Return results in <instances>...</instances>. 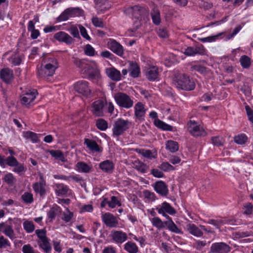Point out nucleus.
<instances>
[{
	"instance_id": "obj_1",
	"label": "nucleus",
	"mask_w": 253,
	"mask_h": 253,
	"mask_svg": "<svg viewBox=\"0 0 253 253\" xmlns=\"http://www.w3.org/2000/svg\"><path fill=\"white\" fill-rule=\"evenodd\" d=\"M172 84L178 90L191 91L195 88L193 80L183 73H175L172 77Z\"/></svg>"
},
{
	"instance_id": "obj_2",
	"label": "nucleus",
	"mask_w": 253,
	"mask_h": 253,
	"mask_svg": "<svg viewBox=\"0 0 253 253\" xmlns=\"http://www.w3.org/2000/svg\"><path fill=\"white\" fill-rule=\"evenodd\" d=\"M114 99L118 106L121 108L129 109L133 105V101L125 93L119 92L115 94Z\"/></svg>"
},
{
	"instance_id": "obj_3",
	"label": "nucleus",
	"mask_w": 253,
	"mask_h": 253,
	"mask_svg": "<svg viewBox=\"0 0 253 253\" xmlns=\"http://www.w3.org/2000/svg\"><path fill=\"white\" fill-rule=\"evenodd\" d=\"M83 11L79 7H69L56 18L57 22L67 21L70 17L82 16Z\"/></svg>"
},
{
	"instance_id": "obj_4",
	"label": "nucleus",
	"mask_w": 253,
	"mask_h": 253,
	"mask_svg": "<svg viewBox=\"0 0 253 253\" xmlns=\"http://www.w3.org/2000/svg\"><path fill=\"white\" fill-rule=\"evenodd\" d=\"M129 121L122 118L117 119L113 125V135L119 136L123 134L129 127Z\"/></svg>"
},
{
	"instance_id": "obj_5",
	"label": "nucleus",
	"mask_w": 253,
	"mask_h": 253,
	"mask_svg": "<svg viewBox=\"0 0 253 253\" xmlns=\"http://www.w3.org/2000/svg\"><path fill=\"white\" fill-rule=\"evenodd\" d=\"M74 88L78 93L85 97H88L91 94V89L89 86V83L84 80L79 81L75 83L74 84Z\"/></svg>"
},
{
	"instance_id": "obj_6",
	"label": "nucleus",
	"mask_w": 253,
	"mask_h": 253,
	"mask_svg": "<svg viewBox=\"0 0 253 253\" xmlns=\"http://www.w3.org/2000/svg\"><path fill=\"white\" fill-rule=\"evenodd\" d=\"M124 12L126 14L131 13L135 18L139 19L143 16L148 15L149 11L148 8L136 5L126 8Z\"/></svg>"
},
{
	"instance_id": "obj_7",
	"label": "nucleus",
	"mask_w": 253,
	"mask_h": 253,
	"mask_svg": "<svg viewBox=\"0 0 253 253\" xmlns=\"http://www.w3.org/2000/svg\"><path fill=\"white\" fill-rule=\"evenodd\" d=\"M105 103L103 100H97L93 102L91 105V112L96 117H102L104 116V108Z\"/></svg>"
},
{
	"instance_id": "obj_8",
	"label": "nucleus",
	"mask_w": 253,
	"mask_h": 253,
	"mask_svg": "<svg viewBox=\"0 0 253 253\" xmlns=\"http://www.w3.org/2000/svg\"><path fill=\"white\" fill-rule=\"evenodd\" d=\"M56 69L53 68V66L48 65L46 63H42L38 71V76L41 78H47L52 76Z\"/></svg>"
},
{
	"instance_id": "obj_9",
	"label": "nucleus",
	"mask_w": 253,
	"mask_h": 253,
	"mask_svg": "<svg viewBox=\"0 0 253 253\" xmlns=\"http://www.w3.org/2000/svg\"><path fill=\"white\" fill-rule=\"evenodd\" d=\"M40 181L33 184V188L36 194H39L41 197L43 198L46 194V181L42 174L40 175Z\"/></svg>"
},
{
	"instance_id": "obj_10",
	"label": "nucleus",
	"mask_w": 253,
	"mask_h": 253,
	"mask_svg": "<svg viewBox=\"0 0 253 253\" xmlns=\"http://www.w3.org/2000/svg\"><path fill=\"white\" fill-rule=\"evenodd\" d=\"M134 116L136 120L142 122L145 121L146 109L145 105L141 102H138L134 107Z\"/></svg>"
},
{
	"instance_id": "obj_11",
	"label": "nucleus",
	"mask_w": 253,
	"mask_h": 253,
	"mask_svg": "<svg viewBox=\"0 0 253 253\" xmlns=\"http://www.w3.org/2000/svg\"><path fill=\"white\" fill-rule=\"evenodd\" d=\"M102 219L107 227L109 228L116 227L118 226V220L113 214L106 212L102 215Z\"/></svg>"
},
{
	"instance_id": "obj_12",
	"label": "nucleus",
	"mask_w": 253,
	"mask_h": 253,
	"mask_svg": "<svg viewBox=\"0 0 253 253\" xmlns=\"http://www.w3.org/2000/svg\"><path fill=\"white\" fill-rule=\"evenodd\" d=\"M229 245L223 242L215 243L211 245L210 251L212 253H228L230 251Z\"/></svg>"
},
{
	"instance_id": "obj_13",
	"label": "nucleus",
	"mask_w": 253,
	"mask_h": 253,
	"mask_svg": "<svg viewBox=\"0 0 253 253\" xmlns=\"http://www.w3.org/2000/svg\"><path fill=\"white\" fill-rule=\"evenodd\" d=\"M7 166L14 167L13 171L18 174H20L25 170L23 164L19 163L18 160L13 156L8 157Z\"/></svg>"
},
{
	"instance_id": "obj_14",
	"label": "nucleus",
	"mask_w": 253,
	"mask_h": 253,
	"mask_svg": "<svg viewBox=\"0 0 253 253\" xmlns=\"http://www.w3.org/2000/svg\"><path fill=\"white\" fill-rule=\"evenodd\" d=\"M189 127V132L194 137L205 136L207 134L205 130L200 125H197L195 121H190Z\"/></svg>"
},
{
	"instance_id": "obj_15",
	"label": "nucleus",
	"mask_w": 253,
	"mask_h": 253,
	"mask_svg": "<svg viewBox=\"0 0 253 253\" xmlns=\"http://www.w3.org/2000/svg\"><path fill=\"white\" fill-rule=\"evenodd\" d=\"M0 78L5 84H10L14 80L13 70L8 68H4L0 71Z\"/></svg>"
},
{
	"instance_id": "obj_16",
	"label": "nucleus",
	"mask_w": 253,
	"mask_h": 253,
	"mask_svg": "<svg viewBox=\"0 0 253 253\" xmlns=\"http://www.w3.org/2000/svg\"><path fill=\"white\" fill-rule=\"evenodd\" d=\"M54 38L59 42L70 45L74 42V39L65 32L60 31L55 33Z\"/></svg>"
},
{
	"instance_id": "obj_17",
	"label": "nucleus",
	"mask_w": 253,
	"mask_h": 253,
	"mask_svg": "<svg viewBox=\"0 0 253 253\" xmlns=\"http://www.w3.org/2000/svg\"><path fill=\"white\" fill-rule=\"evenodd\" d=\"M156 210L159 214H164L168 213L170 215H174L176 213V211L169 203L164 202L162 203L161 206L157 207Z\"/></svg>"
},
{
	"instance_id": "obj_18",
	"label": "nucleus",
	"mask_w": 253,
	"mask_h": 253,
	"mask_svg": "<svg viewBox=\"0 0 253 253\" xmlns=\"http://www.w3.org/2000/svg\"><path fill=\"white\" fill-rule=\"evenodd\" d=\"M154 188L155 191L162 197H166L169 194V189L167 185L162 180L155 183Z\"/></svg>"
},
{
	"instance_id": "obj_19",
	"label": "nucleus",
	"mask_w": 253,
	"mask_h": 253,
	"mask_svg": "<svg viewBox=\"0 0 253 253\" xmlns=\"http://www.w3.org/2000/svg\"><path fill=\"white\" fill-rule=\"evenodd\" d=\"M110 236L113 241L117 244L124 243L127 238L126 234L122 231L113 230L111 231Z\"/></svg>"
},
{
	"instance_id": "obj_20",
	"label": "nucleus",
	"mask_w": 253,
	"mask_h": 253,
	"mask_svg": "<svg viewBox=\"0 0 253 253\" xmlns=\"http://www.w3.org/2000/svg\"><path fill=\"white\" fill-rule=\"evenodd\" d=\"M109 48L119 56H122L124 54V48L123 46L115 40H111L108 42Z\"/></svg>"
},
{
	"instance_id": "obj_21",
	"label": "nucleus",
	"mask_w": 253,
	"mask_h": 253,
	"mask_svg": "<svg viewBox=\"0 0 253 253\" xmlns=\"http://www.w3.org/2000/svg\"><path fill=\"white\" fill-rule=\"evenodd\" d=\"M38 94L37 90L36 89L29 90L23 96L21 99L22 104L25 105H28L33 102L36 98V95Z\"/></svg>"
},
{
	"instance_id": "obj_22",
	"label": "nucleus",
	"mask_w": 253,
	"mask_h": 253,
	"mask_svg": "<svg viewBox=\"0 0 253 253\" xmlns=\"http://www.w3.org/2000/svg\"><path fill=\"white\" fill-rule=\"evenodd\" d=\"M84 144L86 147L92 152L100 153L102 151V148L100 147L97 142L92 139L84 138Z\"/></svg>"
},
{
	"instance_id": "obj_23",
	"label": "nucleus",
	"mask_w": 253,
	"mask_h": 253,
	"mask_svg": "<svg viewBox=\"0 0 253 253\" xmlns=\"http://www.w3.org/2000/svg\"><path fill=\"white\" fill-rule=\"evenodd\" d=\"M106 74L112 81L118 82L121 80L120 72L114 67L106 68Z\"/></svg>"
},
{
	"instance_id": "obj_24",
	"label": "nucleus",
	"mask_w": 253,
	"mask_h": 253,
	"mask_svg": "<svg viewBox=\"0 0 253 253\" xmlns=\"http://www.w3.org/2000/svg\"><path fill=\"white\" fill-rule=\"evenodd\" d=\"M159 69L157 66H152L150 67L146 73V78L149 81H155L159 77Z\"/></svg>"
},
{
	"instance_id": "obj_25",
	"label": "nucleus",
	"mask_w": 253,
	"mask_h": 253,
	"mask_svg": "<svg viewBox=\"0 0 253 253\" xmlns=\"http://www.w3.org/2000/svg\"><path fill=\"white\" fill-rule=\"evenodd\" d=\"M185 229L190 234L197 237H201L203 235L202 230L194 223L187 224Z\"/></svg>"
},
{
	"instance_id": "obj_26",
	"label": "nucleus",
	"mask_w": 253,
	"mask_h": 253,
	"mask_svg": "<svg viewBox=\"0 0 253 253\" xmlns=\"http://www.w3.org/2000/svg\"><path fill=\"white\" fill-rule=\"evenodd\" d=\"M128 71L130 72V76L133 78L138 77L140 74V69L137 63L131 61L129 64Z\"/></svg>"
},
{
	"instance_id": "obj_27",
	"label": "nucleus",
	"mask_w": 253,
	"mask_h": 253,
	"mask_svg": "<svg viewBox=\"0 0 253 253\" xmlns=\"http://www.w3.org/2000/svg\"><path fill=\"white\" fill-rule=\"evenodd\" d=\"M99 168L104 172L111 173L114 169V165L110 160H105L99 164Z\"/></svg>"
},
{
	"instance_id": "obj_28",
	"label": "nucleus",
	"mask_w": 253,
	"mask_h": 253,
	"mask_svg": "<svg viewBox=\"0 0 253 253\" xmlns=\"http://www.w3.org/2000/svg\"><path fill=\"white\" fill-rule=\"evenodd\" d=\"M61 209L57 205H54L47 212L48 218L50 222H52L55 219L56 215L61 212Z\"/></svg>"
},
{
	"instance_id": "obj_29",
	"label": "nucleus",
	"mask_w": 253,
	"mask_h": 253,
	"mask_svg": "<svg viewBox=\"0 0 253 253\" xmlns=\"http://www.w3.org/2000/svg\"><path fill=\"white\" fill-rule=\"evenodd\" d=\"M42 240L39 242L38 244L41 249L43 250L45 253H49L51 252L52 247L49 242L48 238L42 239Z\"/></svg>"
},
{
	"instance_id": "obj_30",
	"label": "nucleus",
	"mask_w": 253,
	"mask_h": 253,
	"mask_svg": "<svg viewBox=\"0 0 253 253\" xmlns=\"http://www.w3.org/2000/svg\"><path fill=\"white\" fill-rule=\"evenodd\" d=\"M154 124L158 128L162 129L164 130L172 131V126L169 125L159 119H156Z\"/></svg>"
},
{
	"instance_id": "obj_31",
	"label": "nucleus",
	"mask_w": 253,
	"mask_h": 253,
	"mask_svg": "<svg viewBox=\"0 0 253 253\" xmlns=\"http://www.w3.org/2000/svg\"><path fill=\"white\" fill-rule=\"evenodd\" d=\"M151 15L153 23L156 25H160L161 19L159 10L156 7H154L151 13Z\"/></svg>"
},
{
	"instance_id": "obj_32",
	"label": "nucleus",
	"mask_w": 253,
	"mask_h": 253,
	"mask_svg": "<svg viewBox=\"0 0 253 253\" xmlns=\"http://www.w3.org/2000/svg\"><path fill=\"white\" fill-rule=\"evenodd\" d=\"M23 137L26 139H30L33 143H38L40 141L38 134L31 131L24 132Z\"/></svg>"
},
{
	"instance_id": "obj_33",
	"label": "nucleus",
	"mask_w": 253,
	"mask_h": 253,
	"mask_svg": "<svg viewBox=\"0 0 253 253\" xmlns=\"http://www.w3.org/2000/svg\"><path fill=\"white\" fill-rule=\"evenodd\" d=\"M166 148L171 153H175L178 150L179 145L177 142L169 140L166 144Z\"/></svg>"
},
{
	"instance_id": "obj_34",
	"label": "nucleus",
	"mask_w": 253,
	"mask_h": 253,
	"mask_svg": "<svg viewBox=\"0 0 253 253\" xmlns=\"http://www.w3.org/2000/svg\"><path fill=\"white\" fill-rule=\"evenodd\" d=\"M133 166L136 170L143 173L146 172L149 168L146 164L139 160L135 161L133 162Z\"/></svg>"
},
{
	"instance_id": "obj_35",
	"label": "nucleus",
	"mask_w": 253,
	"mask_h": 253,
	"mask_svg": "<svg viewBox=\"0 0 253 253\" xmlns=\"http://www.w3.org/2000/svg\"><path fill=\"white\" fill-rule=\"evenodd\" d=\"M241 66L244 69H249L251 65L252 61L250 57L248 56L242 55L239 59Z\"/></svg>"
},
{
	"instance_id": "obj_36",
	"label": "nucleus",
	"mask_w": 253,
	"mask_h": 253,
	"mask_svg": "<svg viewBox=\"0 0 253 253\" xmlns=\"http://www.w3.org/2000/svg\"><path fill=\"white\" fill-rule=\"evenodd\" d=\"M78 170L84 173H88L92 169V167L84 162H79L76 165Z\"/></svg>"
},
{
	"instance_id": "obj_37",
	"label": "nucleus",
	"mask_w": 253,
	"mask_h": 253,
	"mask_svg": "<svg viewBox=\"0 0 253 253\" xmlns=\"http://www.w3.org/2000/svg\"><path fill=\"white\" fill-rule=\"evenodd\" d=\"M233 139L235 143L239 145H244L246 144L248 140L247 136L245 133H241L235 135Z\"/></svg>"
},
{
	"instance_id": "obj_38",
	"label": "nucleus",
	"mask_w": 253,
	"mask_h": 253,
	"mask_svg": "<svg viewBox=\"0 0 253 253\" xmlns=\"http://www.w3.org/2000/svg\"><path fill=\"white\" fill-rule=\"evenodd\" d=\"M124 246L125 250L129 253H136L138 251V247L134 243L128 242Z\"/></svg>"
},
{
	"instance_id": "obj_39",
	"label": "nucleus",
	"mask_w": 253,
	"mask_h": 253,
	"mask_svg": "<svg viewBox=\"0 0 253 253\" xmlns=\"http://www.w3.org/2000/svg\"><path fill=\"white\" fill-rule=\"evenodd\" d=\"M96 126L99 130L105 131L108 127V123L104 119H98L96 121Z\"/></svg>"
},
{
	"instance_id": "obj_40",
	"label": "nucleus",
	"mask_w": 253,
	"mask_h": 253,
	"mask_svg": "<svg viewBox=\"0 0 253 253\" xmlns=\"http://www.w3.org/2000/svg\"><path fill=\"white\" fill-rule=\"evenodd\" d=\"M166 227L171 232H173L176 234H183V232L181 230L177 227L173 221L171 222L170 221L169 223H167Z\"/></svg>"
},
{
	"instance_id": "obj_41",
	"label": "nucleus",
	"mask_w": 253,
	"mask_h": 253,
	"mask_svg": "<svg viewBox=\"0 0 253 253\" xmlns=\"http://www.w3.org/2000/svg\"><path fill=\"white\" fill-rule=\"evenodd\" d=\"M50 154L52 157L59 159L62 162H65V159L63 152L60 150H54L50 151Z\"/></svg>"
},
{
	"instance_id": "obj_42",
	"label": "nucleus",
	"mask_w": 253,
	"mask_h": 253,
	"mask_svg": "<svg viewBox=\"0 0 253 253\" xmlns=\"http://www.w3.org/2000/svg\"><path fill=\"white\" fill-rule=\"evenodd\" d=\"M136 152L141 154L143 157L149 159L155 158V157L153 155L152 152L150 150H145L144 149H136Z\"/></svg>"
},
{
	"instance_id": "obj_43",
	"label": "nucleus",
	"mask_w": 253,
	"mask_h": 253,
	"mask_svg": "<svg viewBox=\"0 0 253 253\" xmlns=\"http://www.w3.org/2000/svg\"><path fill=\"white\" fill-rule=\"evenodd\" d=\"M224 34V32H221L220 33H218L216 35L214 36H209L206 38H199L198 40L202 42H212L216 41L218 40L221 36L223 35Z\"/></svg>"
},
{
	"instance_id": "obj_44",
	"label": "nucleus",
	"mask_w": 253,
	"mask_h": 253,
	"mask_svg": "<svg viewBox=\"0 0 253 253\" xmlns=\"http://www.w3.org/2000/svg\"><path fill=\"white\" fill-rule=\"evenodd\" d=\"M151 222L153 225L159 229L164 228L166 227L165 224L164 223V221L158 217H154L152 220Z\"/></svg>"
},
{
	"instance_id": "obj_45",
	"label": "nucleus",
	"mask_w": 253,
	"mask_h": 253,
	"mask_svg": "<svg viewBox=\"0 0 253 253\" xmlns=\"http://www.w3.org/2000/svg\"><path fill=\"white\" fill-rule=\"evenodd\" d=\"M57 189L56 190L57 195H65L69 190L68 187L63 184H58L56 185Z\"/></svg>"
},
{
	"instance_id": "obj_46",
	"label": "nucleus",
	"mask_w": 253,
	"mask_h": 253,
	"mask_svg": "<svg viewBox=\"0 0 253 253\" xmlns=\"http://www.w3.org/2000/svg\"><path fill=\"white\" fill-rule=\"evenodd\" d=\"M23 225L24 230L28 233H31L33 232L35 229V225L33 222L31 221H25L23 222Z\"/></svg>"
},
{
	"instance_id": "obj_47",
	"label": "nucleus",
	"mask_w": 253,
	"mask_h": 253,
	"mask_svg": "<svg viewBox=\"0 0 253 253\" xmlns=\"http://www.w3.org/2000/svg\"><path fill=\"white\" fill-rule=\"evenodd\" d=\"M191 70L192 71H195L201 74H205L208 72V68L206 67L203 66L201 65H193L191 67Z\"/></svg>"
},
{
	"instance_id": "obj_48",
	"label": "nucleus",
	"mask_w": 253,
	"mask_h": 253,
	"mask_svg": "<svg viewBox=\"0 0 253 253\" xmlns=\"http://www.w3.org/2000/svg\"><path fill=\"white\" fill-rule=\"evenodd\" d=\"M207 223L214 225L217 229L220 230V227L224 225L225 221H223L222 219H210L207 221Z\"/></svg>"
},
{
	"instance_id": "obj_49",
	"label": "nucleus",
	"mask_w": 253,
	"mask_h": 253,
	"mask_svg": "<svg viewBox=\"0 0 253 253\" xmlns=\"http://www.w3.org/2000/svg\"><path fill=\"white\" fill-rule=\"evenodd\" d=\"M8 61L12 66H19L22 62L21 58L16 55H12L8 58Z\"/></svg>"
},
{
	"instance_id": "obj_50",
	"label": "nucleus",
	"mask_w": 253,
	"mask_h": 253,
	"mask_svg": "<svg viewBox=\"0 0 253 253\" xmlns=\"http://www.w3.org/2000/svg\"><path fill=\"white\" fill-rule=\"evenodd\" d=\"M11 243L3 236H0V249L10 248Z\"/></svg>"
},
{
	"instance_id": "obj_51",
	"label": "nucleus",
	"mask_w": 253,
	"mask_h": 253,
	"mask_svg": "<svg viewBox=\"0 0 253 253\" xmlns=\"http://www.w3.org/2000/svg\"><path fill=\"white\" fill-rule=\"evenodd\" d=\"M21 199L26 204H31L34 201L33 194L29 192H25L22 195Z\"/></svg>"
},
{
	"instance_id": "obj_52",
	"label": "nucleus",
	"mask_w": 253,
	"mask_h": 253,
	"mask_svg": "<svg viewBox=\"0 0 253 253\" xmlns=\"http://www.w3.org/2000/svg\"><path fill=\"white\" fill-rule=\"evenodd\" d=\"M159 168L164 171H172L175 169L174 167L168 162H163Z\"/></svg>"
},
{
	"instance_id": "obj_53",
	"label": "nucleus",
	"mask_w": 253,
	"mask_h": 253,
	"mask_svg": "<svg viewBox=\"0 0 253 253\" xmlns=\"http://www.w3.org/2000/svg\"><path fill=\"white\" fill-rule=\"evenodd\" d=\"M69 32L71 34L74 38L77 39H81L80 36L78 28L75 25H72L68 29Z\"/></svg>"
},
{
	"instance_id": "obj_54",
	"label": "nucleus",
	"mask_w": 253,
	"mask_h": 253,
	"mask_svg": "<svg viewBox=\"0 0 253 253\" xmlns=\"http://www.w3.org/2000/svg\"><path fill=\"white\" fill-rule=\"evenodd\" d=\"M116 206H121V203L120 201L116 196H112L111 198V201L108 202V206L113 209L116 207Z\"/></svg>"
},
{
	"instance_id": "obj_55",
	"label": "nucleus",
	"mask_w": 253,
	"mask_h": 253,
	"mask_svg": "<svg viewBox=\"0 0 253 253\" xmlns=\"http://www.w3.org/2000/svg\"><path fill=\"white\" fill-rule=\"evenodd\" d=\"M44 64H46L48 65H52V66H53V68L56 69L57 68H58V61H57V60L54 57H49L48 58H47V60L46 61H45L44 62Z\"/></svg>"
},
{
	"instance_id": "obj_56",
	"label": "nucleus",
	"mask_w": 253,
	"mask_h": 253,
	"mask_svg": "<svg viewBox=\"0 0 253 253\" xmlns=\"http://www.w3.org/2000/svg\"><path fill=\"white\" fill-rule=\"evenodd\" d=\"M84 52L85 55L89 56H93L95 55V49L94 48L89 44L85 45Z\"/></svg>"
},
{
	"instance_id": "obj_57",
	"label": "nucleus",
	"mask_w": 253,
	"mask_h": 253,
	"mask_svg": "<svg viewBox=\"0 0 253 253\" xmlns=\"http://www.w3.org/2000/svg\"><path fill=\"white\" fill-rule=\"evenodd\" d=\"M3 233L11 239H13L15 237L14 231L11 226H6L5 230L3 231Z\"/></svg>"
},
{
	"instance_id": "obj_58",
	"label": "nucleus",
	"mask_w": 253,
	"mask_h": 253,
	"mask_svg": "<svg viewBox=\"0 0 253 253\" xmlns=\"http://www.w3.org/2000/svg\"><path fill=\"white\" fill-rule=\"evenodd\" d=\"M194 48L195 55L199 54L203 55L206 54V49L202 44L197 45L195 47H194Z\"/></svg>"
},
{
	"instance_id": "obj_59",
	"label": "nucleus",
	"mask_w": 253,
	"mask_h": 253,
	"mask_svg": "<svg viewBox=\"0 0 253 253\" xmlns=\"http://www.w3.org/2000/svg\"><path fill=\"white\" fill-rule=\"evenodd\" d=\"M3 179L8 185H12L14 183L15 178L12 173H8L4 175Z\"/></svg>"
},
{
	"instance_id": "obj_60",
	"label": "nucleus",
	"mask_w": 253,
	"mask_h": 253,
	"mask_svg": "<svg viewBox=\"0 0 253 253\" xmlns=\"http://www.w3.org/2000/svg\"><path fill=\"white\" fill-rule=\"evenodd\" d=\"M66 211H67V213L63 212V216L62 217V219L63 220L66 222H68L71 220V219L73 217V213L70 211L68 208L66 209Z\"/></svg>"
},
{
	"instance_id": "obj_61",
	"label": "nucleus",
	"mask_w": 253,
	"mask_h": 253,
	"mask_svg": "<svg viewBox=\"0 0 253 253\" xmlns=\"http://www.w3.org/2000/svg\"><path fill=\"white\" fill-rule=\"evenodd\" d=\"M78 26L79 28L80 29V33L82 36L83 38H85L86 40L90 41L91 40V38L87 34L86 29L81 24H79Z\"/></svg>"
},
{
	"instance_id": "obj_62",
	"label": "nucleus",
	"mask_w": 253,
	"mask_h": 253,
	"mask_svg": "<svg viewBox=\"0 0 253 253\" xmlns=\"http://www.w3.org/2000/svg\"><path fill=\"white\" fill-rule=\"evenodd\" d=\"M92 23L96 27L103 28L104 24L103 21L97 17H93L91 19Z\"/></svg>"
},
{
	"instance_id": "obj_63",
	"label": "nucleus",
	"mask_w": 253,
	"mask_h": 253,
	"mask_svg": "<svg viewBox=\"0 0 253 253\" xmlns=\"http://www.w3.org/2000/svg\"><path fill=\"white\" fill-rule=\"evenodd\" d=\"M92 68L91 65L89 64L88 60L85 59L84 62V65L81 69V72L87 73L88 71Z\"/></svg>"
},
{
	"instance_id": "obj_64",
	"label": "nucleus",
	"mask_w": 253,
	"mask_h": 253,
	"mask_svg": "<svg viewBox=\"0 0 253 253\" xmlns=\"http://www.w3.org/2000/svg\"><path fill=\"white\" fill-rule=\"evenodd\" d=\"M245 109L248 120L250 122L253 124V110L249 105H246L245 106Z\"/></svg>"
}]
</instances>
